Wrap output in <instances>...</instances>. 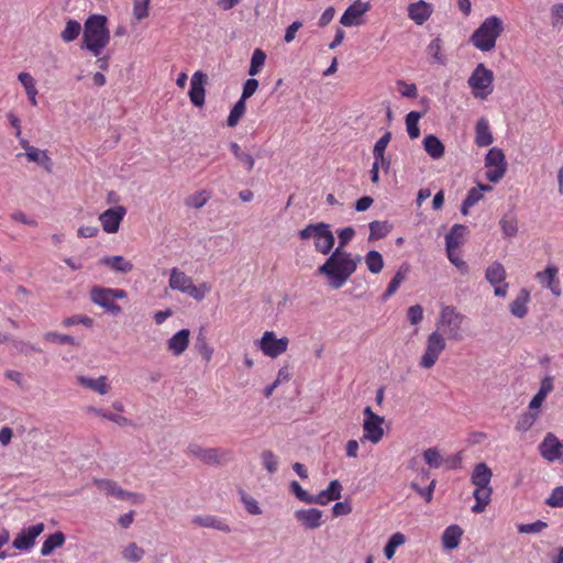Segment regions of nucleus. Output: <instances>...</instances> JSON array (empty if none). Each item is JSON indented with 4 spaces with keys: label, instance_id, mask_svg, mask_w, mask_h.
<instances>
[{
    "label": "nucleus",
    "instance_id": "35",
    "mask_svg": "<svg viewBox=\"0 0 563 563\" xmlns=\"http://www.w3.org/2000/svg\"><path fill=\"white\" fill-rule=\"evenodd\" d=\"M65 540V534L62 531H56L55 533L49 534L42 544L41 554L43 556H48L54 550L63 547Z\"/></svg>",
    "mask_w": 563,
    "mask_h": 563
},
{
    "label": "nucleus",
    "instance_id": "2",
    "mask_svg": "<svg viewBox=\"0 0 563 563\" xmlns=\"http://www.w3.org/2000/svg\"><path fill=\"white\" fill-rule=\"evenodd\" d=\"M109 42L110 31L107 27L106 16L98 14L89 16L84 25L82 48L98 57Z\"/></svg>",
    "mask_w": 563,
    "mask_h": 563
},
{
    "label": "nucleus",
    "instance_id": "50",
    "mask_svg": "<svg viewBox=\"0 0 563 563\" xmlns=\"http://www.w3.org/2000/svg\"><path fill=\"white\" fill-rule=\"evenodd\" d=\"M503 234L507 238H512L518 232L517 219L514 214H506L499 221Z\"/></svg>",
    "mask_w": 563,
    "mask_h": 563
},
{
    "label": "nucleus",
    "instance_id": "4",
    "mask_svg": "<svg viewBox=\"0 0 563 563\" xmlns=\"http://www.w3.org/2000/svg\"><path fill=\"white\" fill-rule=\"evenodd\" d=\"M504 30L503 20L497 15H489L473 32L470 42L481 52H492L496 47V42Z\"/></svg>",
    "mask_w": 563,
    "mask_h": 563
},
{
    "label": "nucleus",
    "instance_id": "44",
    "mask_svg": "<svg viewBox=\"0 0 563 563\" xmlns=\"http://www.w3.org/2000/svg\"><path fill=\"white\" fill-rule=\"evenodd\" d=\"M81 30V24L78 21L69 19L60 33V38L65 43H70L79 36Z\"/></svg>",
    "mask_w": 563,
    "mask_h": 563
},
{
    "label": "nucleus",
    "instance_id": "24",
    "mask_svg": "<svg viewBox=\"0 0 563 563\" xmlns=\"http://www.w3.org/2000/svg\"><path fill=\"white\" fill-rule=\"evenodd\" d=\"M342 485L338 479L330 482L329 486L317 495H312V504L325 506L330 501L341 498Z\"/></svg>",
    "mask_w": 563,
    "mask_h": 563
},
{
    "label": "nucleus",
    "instance_id": "10",
    "mask_svg": "<svg viewBox=\"0 0 563 563\" xmlns=\"http://www.w3.org/2000/svg\"><path fill=\"white\" fill-rule=\"evenodd\" d=\"M446 349V341L440 331L431 332L426 340L424 351L420 357L419 366L424 369L432 368L440 355Z\"/></svg>",
    "mask_w": 563,
    "mask_h": 563
},
{
    "label": "nucleus",
    "instance_id": "8",
    "mask_svg": "<svg viewBox=\"0 0 563 563\" xmlns=\"http://www.w3.org/2000/svg\"><path fill=\"white\" fill-rule=\"evenodd\" d=\"M494 73L483 63L478 64L467 79L472 95L476 99L485 100L494 90Z\"/></svg>",
    "mask_w": 563,
    "mask_h": 563
},
{
    "label": "nucleus",
    "instance_id": "36",
    "mask_svg": "<svg viewBox=\"0 0 563 563\" xmlns=\"http://www.w3.org/2000/svg\"><path fill=\"white\" fill-rule=\"evenodd\" d=\"M506 269L499 262H494L490 264L485 272V278L490 285L506 282Z\"/></svg>",
    "mask_w": 563,
    "mask_h": 563
},
{
    "label": "nucleus",
    "instance_id": "62",
    "mask_svg": "<svg viewBox=\"0 0 563 563\" xmlns=\"http://www.w3.org/2000/svg\"><path fill=\"white\" fill-rule=\"evenodd\" d=\"M547 527H548L547 522H544L542 520H537L531 523H520V525H518L517 528L520 533H539Z\"/></svg>",
    "mask_w": 563,
    "mask_h": 563
},
{
    "label": "nucleus",
    "instance_id": "20",
    "mask_svg": "<svg viewBox=\"0 0 563 563\" xmlns=\"http://www.w3.org/2000/svg\"><path fill=\"white\" fill-rule=\"evenodd\" d=\"M207 75L201 70L194 73L190 79L189 98L194 106L202 107L205 104V85Z\"/></svg>",
    "mask_w": 563,
    "mask_h": 563
},
{
    "label": "nucleus",
    "instance_id": "46",
    "mask_svg": "<svg viewBox=\"0 0 563 563\" xmlns=\"http://www.w3.org/2000/svg\"><path fill=\"white\" fill-rule=\"evenodd\" d=\"M422 114L418 111H411L406 115V130L411 140L418 139L420 135L419 120Z\"/></svg>",
    "mask_w": 563,
    "mask_h": 563
},
{
    "label": "nucleus",
    "instance_id": "51",
    "mask_svg": "<svg viewBox=\"0 0 563 563\" xmlns=\"http://www.w3.org/2000/svg\"><path fill=\"white\" fill-rule=\"evenodd\" d=\"M369 236L368 240H378L385 238L389 231L390 225L387 222L373 221L369 223Z\"/></svg>",
    "mask_w": 563,
    "mask_h": 563
},
{
    "label": "nucleus",
    "instance_id": "55",
    "mask_svg": "<svg viewBox=\"0 0 563 563\" xmlns=\"http://www.w3.org/2000/svg\"><path fill=\"white\" fill-rule=\"evenodd\" d=\"M18 80L23 86L26 96L38 93L37 88H36V81L31 74L22 71L18 75Z\"/></svg>",
    "mask_w": 563,
    "mask_h": 563
},
{
    "label": "nucleus",
    "instance_id": "14",
    "mask_svg": "<svg viewBox=\"0 0 563 563\" xmlns=\"http://www.w3.org/2000/svg\"><path fill=\"white\" fill-rule=\"evenodd\" d=\"M539 453L549 463L561 462L563 464V440L549 432L539 444Z\"/></svg>",
    "mask_w": 563,
    "mask_h": 563
},
{
    "label": "nucleus",
    "instance_id": "60",
    "mask_svg": "<svg viewBox=\"0 0 563 563\" xmlns=\"http://www.w3.org/2000/svg\"><path fill=\"white\" fill-rule=\"evenodd\" d=\"M195 346L206 362L212 358L213 349L208 344L205 336H199Z\"/></svg>",
    "mask_w": 563,
    "mask_h": 563
},
{
    "label": "nucleus",
    "instance_id": "53",
    "mask_svg": "<svg viewBox=\"0 0 563 563\" xmlns=\"http://www.w3.org/2000/svg\"><path fill=\"white\" fill-rule=\"evenodd\" d=\"M245 109H246L245 101L240 98L230 111V114H229L228 121H227L228 125L231 128L235 126L239 123L240 119L243 117Z\"/></svg>",
    "mask_w": 563,
    "mask_h": 563
},
{
    "label": "nucleus",
    "instance_id": "32",
    "mask_svg": "<svg viewBox=\"0 0 563 563\" xmlns=\"http://www.w3.org/2000/svg\"><path fill=\"white\" fill-rule=\"evenodd\" d=\"M423 148L432 159H440L444 155L445 151L441 140L433 134L424 136Z\"/></svg>",
    "mask_w": 563,
    "mask_h": 563
},
{
    "label": "nucleus",
    "instance_id": "47",
    "mask_svg": "<svg viewBox=\"0 0 563 563\" xmlns=\"http://www.w3.org/2000/svg\"><path fill=\"white\" fill-rule=\"evenodd\" d=\"M265 60H266V53L261 48L254 49L252 57H251L250 67H249V75L256 76L257 74H260V71L262 70V68L265 64Z\"/></svg>",
    "mask_w": 563,
    "mask_h": 563
},
{
    "label": "nucleus",
    "instance_id": "13",
    "mask_svg": "<svg viewBox=\"0 0 563 563\" xmlns=\"http://www.w3.org/2000/svg\"><path fill=\"white\" fill-rule=\"evenodd\" d=\"M289 345L286 336L277 338L274 331H265L257 342V347L265 356L276 358L284 354Z\"/></svg>",
    "mask_w": 563,
    "mask_h": 563
},
{
    "label": "nucleus",
    "instance_id": "45",
    "mask_svg": "<svg viewBox=\"0 0 563 563\" xmlns=\"http://www.w3.org/2000/svg\"><path fill=\"white\" fill-rule=\"evenodd\" d=\"M365 264L372 274H378L384 267V260L379 252L368 251L364 257Z\"/></svg>",
    "mask_w": 563,
    "mask_h": 563
},
{
    "label": "nucleus",
    "instance_id": "41",
    "mask_svg": "<svg viewBox=\"0 0 563 563\" xmlns=\"http://www.w3.org/2000/svg\"><path fill=\"white\" fill-rule=\"evenodd\" d=\"M406 537L401 532H396L390 536L385 548L384 555L387 560H391L399 547L405 544Z\"/></svg>",
    "mask_w": 563,
    "mask_h": 563
},
{
    "label": "nucleus",
    "instance_id": "30",
    "mask_svg": "<svg viewBox=\"0 0 563 563\" xmlns=\"http://www.w3.org/2000/svg\"><path fill=\"white\" fill-rule=\"evenodd\" d=\"M475 144L479 147L489 146L494 142L489 122L486 118H481L475 125Z\"/></svg>",
    "mask_w": 563,
    "mask_h": 563
},
{
    "label": "nucleus",
    "instance_id": "19",
    "mask_svg": "<svg viewBox=\"0 0 563 563\" xmlns=\"http://www.w3.org/2000/svg\"><path fill=\"white\" fill-rule=\"evenodd\" d=\"M371 10L369 2H364L362 0L354 1L351 5L346 8L344 13L340 19V23L343 26H358L362 24L363 15Z\"/></svg>",
    "mask_w": 563,
    "mask_h": 563
},
{
    "label": "nucleus",
    "instance_id": "40",
    "mask_svg": "<svg viewBox=\"0 0 563 563\" xmlns=\"http://www.w3.org/2000/svg\"><path fill=\"white\" fill-rule=\"evenodd\" d=\"M230 150L235 156V158L245 166L247 172H251L254 168V157L250 153L242 151L241 146L238 143L231 142Z\"/></svg>",
    "mask_w": 563,
    "mask_h": 563
},
{
    "label": "nucleus",
    "instance_id": "1",
    "mask_svg": "<svg viewBox=\"0 0 563 563\" xmlns=\"http://www.w3.org/2000/svg\"><path fill=\"white\" fill-rule=\"evenodd\" d=\"M361 256H353L341 247H336L327 261L318 267V274L327 277L329 285L334 288H341L349 278L355 273Z\"/></svg>",
    "mask_w": 563,
    "mask_h": 563
},
{
    "label": "nucleus",
    "instance_id": "31",
    "mask_svg": "<svg viewBox=\"0 0 563 563\" xmlns=\"http://www.w3.org/2000/svg\"><path fill=\"white\" fill-rule=\"evenodd\" d=\"M530 300V291L521 288L515 300L510 303V312L512 316L521 319L528 313V302Z\"/></svg>",
    "mask_w": 563,
    "mask_h": 563
},
{
    "label": "nucleus",
    "instance_id": "48",
    "mask_svg": "<svg viewBox=\"0 0 563 563\" xmlns=\"http://www.w3.org/2000/svg\"><path fill=\"white\" fill-rule=\"evenodd\" d=\"M427 52L432 57L434 63L439 65L446 64V57L442 54V42L439 37L432 40L429 43Z\"/></svg>",
    "mask_w": 563,
    "mask_h": 563
},
{
    "label": "nucleus",
    "instance_id": "49",
    "mask_svg": "<svg viewBox=\"0 0 563 563\" xmlns=\"http://www.w3.org/2000/svg\"><path fill=\"white\" fill-rule=\"evenodd\" d=\"M145 555L143 548L139 547L135 542L129 543L122 551V556L129 562H140Z\"/></svg>",
    "mask_w": 563,
    "mask_h": 563
},
{
    "label": "nucleus",
    "instance_id": "38",
    "mask_svg": "<svg viewBox=\"0 0 563 563\" xmlns=\"http://www.w3.org/2000/svg\"><path fill=\"white\" fill-rule=\"evenodd\" d=\"M88 411L98 417H101L106 420L112 421L120 427H126V426L131 424V420L128 419L126 417L117 415V413H112V412L101 409V408L89 407Z\"/></svg>",
    "mask_w": 563,
    "mask_h": 563
},
{
    "label": "nucleus",
    "instance_id": "58",
    "mask_svg": "<svg viewBox=\"0 0 563 563\" xmlns=\"http://www.w3.org/2000/svg\"><path fill=\"white\" fill-rule=\"evenodd\" d=\"M423 459L432 468L440 467L443 460L440 452L434 448L427 449L423 452Z\"/></svg>",
    "mask_w": 563,
    "mask_h": 563
},
{
    "label": "nucleus",
    "instance_id": "59",
    "mask_svg": "<svg viewBox=\"0 0 563 563\" xmlns=\"http://www.w3.org/2000/svg\"><path fill=\"white\" fill-rule=\"evenodd\" d=\"M63 324L66 327L82 324L86 328H91L93 325V319L85 314H75L64 319Z\"/></svg>",
    "mask_w": 563,
    "mask_h": 563
},
{
    "label": "nucleus",
    "instance_id": "39",
    "mask_svg": "<svg viewBox=\"0 0 563 563\" xmlns=\"http://www.w3.org/2000/svg\"><path fill=\"white\" fill-rule=\"evenodd\" d=\"M539 418L537 410H530L521 413L516 422V430L523 433L529 431Z\"/></svg>",
    "mask_w": 563,
    "mask_h": 563
},
{
    "label": "nucleus",
    "instance_id": "5",
    "mask_svg": "<svg viewBox=\"0 0 563 563\" xmlns=\"http://www.w3.org/2000/svg\"><path fill=\"white\" fill-rule=\"evenodd\" d=\"M466 317L454 306H443L437 321V329L446 340L460 342L464 339L463 323Z\"/></svg>",
    "mask_w": 563,
    "mask_h": 563
},
{
    "label": "nucleus",
    "instance_id": "56",
    "mask_svg": "<svg viewBox=\"0 0 563 563\" xmlns=\"http://www.w3.org/2000/svg\"><path fill=\"white\" fill-rule=\"evenodd\" d=\"M152 0H133V16L141 21L150 14V3Z\"/></svg>",
    "mask_w": 563,
    "mask_h": 563
},
{
    "label": "nucleus",
    "instance_id": "54",
    "mask_svg": "<svg viewBox=\"0 0 563 563\" xmlns=\"http://www.w3.org/2000/svg\"><path fill=\"white\" fill-rule=\"evenodd\" d=\"M261 459H262V464L264 466V468L271 473V474H274L277 468H278V456L276 454H274L272 451L269 450H265L262 455H261Z\"/></svg>",
    "mask_w": 563,
    "mask_h": 563
},
{
    "label": "nucleus",
    "instance_id": "7",
    "mask_svg": "<svg viewBox=\"0 0 563 563\" xmlns=\"http://www.w3.org/2000/svg\"><path fill=\"white\" fill-rule=\"evenodd\" d=\"M168 287L172 290L186 294L198 301L202 300L210 291L208 284L203 283L200 286H196L192 278L178 267H173L169 271Z\"/></svg>",
    "mask_w": 563,
    "mask_h": 563
},
{
    "label": "nucleus",
    "instance_id": "64",
    "mask_svg": "<svg viewBox=\"0 0 563 563\" xmlns=\"http://www.w3.org/2000/svg\"><path fill=\"white\" fill-rule=\"evenodd\" d=\"M456 250L446 251L449 261L462 273H468V265L466 262L455 252Z\"/></svg>",
    "mask_w": 563,
    "mask_h": 563
},
{
    "label": "nucleus",
    "instance_id": "61",
    "mask_svg": "<svg viewBox=\"0 0 563 563\" xmlns=\"http://www.w3.org/2000/svg\"><path fill=\"white\" fill-rule=\"evenodd\" d=\"M545 504L553 508H563V486L555 487L547 498Z\"/></svg>",
    "mask_w": 563,
    "mask_h": 563
},
{
    "label": "nucleus",
    "instance_id": "9",
    "mask_svg": "<svg viewBox=\"0 0 563 563\" xmlns=\"http://www.w3.org/2000/svg\"><path fill=\"white\" fill-rule=\"evenodd\" d=\"M128 296L126 291L121 288H108L101 286H93L89 291L90 300L111 312L112 314H119L121 312V308L114 301L119 299H124Z\"/></svg>",
    "mask_w": 563,
    "mask_h": 563
},
{
    "label": "nucleus",
    "instance_id": "33",
    "mask_svg": "<svg viewBox=\"0 0 563 563\" xmlns=\"http://www.w3.org/2000/svg\"><path fill=\"white\" fill-rule=\"evenodd\" d=\"M466 232V227L463 224H454L450 232L445 235V249L457 250L462 244L464 234Z\"/></svg>",
    "mask_w": 563,
    "mask_h": 563
},
{
    "label": "nucleus",
    "instance_id": "25",
    "mask_svg": "<svg viewBox=\"0 0 563 563\" xmlns=\"http://www.w3.org/2000/svg\"><path fill=\"white\" fill-rule=\"evenodd\" d=\"M77 382L84 388L93 390L98 395H106L109 393L111 386L107 376H99L98 378H91L88 376L80 375L77 377Z\"/></svg>",
    "mask_w": 563,
    "mask_h": 563
},
{
    "label": "nucleus",
    "instance_id": "23",
    "mask_svg": "<svg viewBox=\"0 0 563 563\" xmlns=\"http://www.w3.org/2000/svg\"><path fill=\"white\" fill-rule=\"evenodd\" d=\"M432 12H433L432 4H430L423 0H419V1L410 3L408 5V16L417 25H422L423 23H426L432 15Z\"/></svg>",
    "mask_w": 563,
    "mask_h": 563
},
{
    "label": "nucleus",
    "instance_id": "27",
    "mask_svg": "<svg viewBox=\"0 0 563 563\" xmlns=\"http://www.w3.org/2000/svg\"><path fill=\"white\" fill-rule=\"evenodd\" d=\"M99 264L120 274H128L133 271V264L121 255L103 256L99 260Z\"/></svg>",
    "mask_w": 563,
    "mask_h": 563
},
{
    "label": "nucleus",
    "instance_id": "52",
    "mask_svg": "<svg viewBox=\"0 0 563 563\" xmlns=\"http://www.w3.org/2000/svg\"><path fill=\"white\" fill-rule=\"evenodd\" d=\"M210 195L207 190H199L186 198V206L194 209L202 208L209 200Z\"/></svg>",
    "mask_w": 563,
    "mask_h": 563
},
{
    "label": "nucleus",
    "instance_id": "37",
    "mask_svg": "<svg viewBox=\"0 0 563 563\" xmlns=\"http://www.w3.org/2000/svg\"><path fill=\"white\" fill-rule=\"evenodd\" d=\"M25 156L30 162L37 163L38 165L43 166L47 172L52 170V161L47 155L46 151L33 146L26 148Z\"/></svg>",
    "mask_w": 563,
    "mask_h": 563
},
{
    "label": "nucleus",
    "instance_id": "22",
    "mask_svg": "<svg viewBox=\"0 0 563 563\" xmlns=\"http://www.w3.org/2000/svg\"><path fill=\"white\" fill-rule=\"evenodd\" d=\"M323 512L317 508L299 509L295 511V518L307 529H317L322 526Z\"/></svg>",
    "mask_w": 563,
    "mask_h": 563
},
{
    "label": "nucleus",
    "instance_id": "12",
    "mask_svg": "<svg viewBox=\"0 0 563 563\" xmlns=\"http://www.w3.org/2000/svg\"><path fill=\"white\" fill-rule=\"evenodd\" d=\"M486 178L490 183H499L507 172L506 156L503 150L492 147L485 156Z\"/></svg>",
    "mask_w": 563,
    "mask_h": 563
},
{
    "label": "nucleus",
    "instance_id": "43",
    "mask_svg": "<svg viewBox=\"0 0 563 563\" xmlns=\"http://www.w3.org/2000/svg\"><path fill=\"white\" fill-rule=\"evenodd\" d=\"M490 185L478 184L477 187L471 188L465 197L466 207H474L478 201L483 199L484 192L492 191Z\"/></svg>",
    "mask_w": 563,
    "mask_h": 563
},
{
    "label": "nucleus",
    "instance_id": "3",
    "mask_svg": "<svg viewBox=\"0 0 563 563\" xmlns=\"http://www.w3.org/2000/svg\"><path fill=\"white\" fill-rule=\"evenodd\" d=\"M492 478L493 472L486 463L475 464L470 478L471 483L475 486L473 492L475 499V504L472 506L473 512L482 514L489 505L493 495Z\"/></svg>",
    "mask_w": 563,
    "mask_h": 563
},
{
    "label": "nucleus",
    "instance_id": "63",
    "mask_svg": "<svg viewBox=\"0 0 563 563\" xmlns=\"http://www.w3.org/2000/svg\"><path fill=\"white\" fill-rule=\"evenodd\" d=\"M241 500L249 514H251V515H261L262 514V509H261L258 503L252 496H249L242 492Z\"/></svg>",
    "mask_w": 563,
    "mask_h": 563
},
{
    "label": "nucleus",
    "instance_id": "15",
    "mask_svg": "<svg viewBox=\"0 0 563 563\" xmlns=\"http://www.w3.org/2000/svg\"><path fill=\"white\" fill-rule=\"evenodd\" d=\"M188 452L198 457L206 464L218 465L224 463L229 459V452L223 449L202 448L199 444L192 443L188 446Z\"/></svg>",
    "mask_w": 563,
    "mask_h": 563
},
{
    "label": "nucleus",
    "instance_id": "28",
    "mask_svg": "<svg viewBox=\"0 0 563 563\" xmlns=\"http://www.w3.org/2000/svg\"><path fill=\"white\" fill-rule=\"evenodd\" d=\"M192 523L203 528L216 529L225 533L231 532V527L225 522V520L212 515L196 516L192 518Z\"/></svg>",
    "mask_w": 563,
    "mask_h": 563
},
{
    "label": "nucleus",
    "instance_id": "17",
    "mask_svg": "<svg viewBox=\"0 0 563 563\" xmlns=\"http://www.w3.org/2000/svg\"><path fill=\"white\" fill-rule=\"evenodd\" d=\"M45 526L43 522L23 528L16 534L12 542V547L20 551H30L35 545L36 538L44 531Z\"/></svg>",
    "mask_w": 563,
    "mask_h": 563
},
{
    "label": "nucleus",
    "instance_id": "18",
    "mask_svg": "<svg viewBox=\"0 0 563 563\" xmlns=\"http://www.w3.org/2000/svg\"><path fill=\"white\" fill-rule=\"evenodd\" d=\"M93 483L101 492L120 500L131 499L133 503H142L144 500L142 495L122 489L114 481L95 479Z\"/></svg>",
    "mask_w": 563,
    "mask_h": 563
},
{
    "label": "nucleus",
    "instance_id": "42",
    "mask_svg": "<svg viewBox=\"0 0 563 563\" xmlns=\"http://www.w3.org/2000/svg\"><path fill=\"white\" fill-rule=\"evenodd\" d=\"M408 272H409L408 266H401L397 271V273L395 274V276L390 280L389 285L387 286V288H386V290H385V292L383 295L384 299L389 298L390 296H393L397 291V289L399 288L401 283L405 280Z\"/></svg>",
    "mask_w": 563,
    "mask_h": 563
},
{
    "label": "nucleus",
    "instance_id": "16",
    "mask_svg": "<svg viewBox=\"0 0 563 563\" xmlns=\"http://www.w3.org/2000/svg\"><path fill=\"white\" fill-rule=\"evenodd\" d=\"M126 214V208L114 206L99 214V221L106 233L113 234L119 231L120 224Z\"/></svg>",
    "mask_w": 563,
    "mask_h": 563
},
{
    "label": "nucleus",
    "instance_id": "6",
    "mask_svg": "<svg viewBox=\"0 0 563 563\" xmlns=\"http://www.w3.org/2000/svg\"><path fill=\"white\" fill-rule=\"evenodd\" d=\"M300 240L312 239L317 252L328 255L334 246V235L330 225L324 222L311 223L298 231Z\"/></svg>",
    "mask_w": 563,
    "mask_h": 563
},
{
    "label": "nucleus",
    "instance_id": "34",
    "mask_svg": "<svg viewBox=\"0 0 563 563\" xmlns=\"http://www.w3.org/2000/svg\"><path fill=\"white\" fill-rule=\"evenodd\" d=\"M553 384L551 378H545L542 380L541 386L538 393L532 397L529 402L530 410H537L541 407L547 396L552 391Z\"/></svg>",
    "mask_w": 563,
    "mask_h": 563
},
{
    "label": "nucleus",
    "instance_id": "57",
    "mask_svg": "<svg viewBox=\"0 0 563 563\" xmlns=\"http://www.w3.org/2000/svg\"><path fill=\"white\" fill-rule=\"evenodd\" d=\"M390 139L391 134L389 132H386L376 141L373 148V157H377V159H383V154H385L386 147Z\"/></svg>",
    "mask_w": 563,
    "mask_h": 563
},
{
    "label": "nucleus",
    "instance_id": "29",
    "mask_svg": "<svg viewBox=\"0 0 563 563\" xmlns=\"http://www.w3.org/2000/svg\"><path fill=\"white\" fill-rule=\"evenodd\" d=\"M463 536V530L457 525H451L442 533V547L444 550L452 551L456 549Z\"/></svg>",
    "mask_w": 563,
    "mask_h": 563
},
{
    "label": "nucleus",
    "instance_id": "26",
    "mask_svg": "<svg viewBox=\"0 0 563 563\" xmlns=\"http://www.w3.org/2000/svg\"><path fill=\"white\" fill-rule=\"evenodd\" d=\"M190 331L181 329L176 332L168 341L167 349L174 356H180L189 345Z\"/></svg>",
    "mask_w": 563,
    "mask_h": 563
},
{
    "label": "nucleus",
    "instance_id": "21",
    "mask_svg": "<svg viewBox=\"0 0 563 563\" xmlns=\"http://www.w3.org/2000/svg\"><path fill=\"white\" fill-rule=\"evenodd\" d=\"M559 269L553 265H548L544 271L538 272L536 278L545 288L550 289L555 297L561 296L562 289L558 279Z\"/></svg>",
    "mask_w": 563,
    "mask_h": 563
},
{
    "label": "nucleus",
    "instance_id": "11",
    "mask_svg": "<svg viewBox=\"0 0 563 563\" xmlns=\"http://www.w3.org/2000/svg\"><path fill=\"white\" fill-rule=\"evenodd\" d=\"M363 413L365 418L363 421L361 442L368 441L373 444L379 443L385 433L383 428L385 422L384 417L376 415L368 406L364 408Z\"/></svg>",
    "mask_w": 563,
    "mask_h": 563
}]
</instances>
